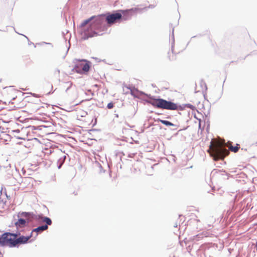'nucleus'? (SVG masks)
Wrapping results in <instances>:
<instances>
[{
  "label": "nucleus",
  "instance_id": "nucleus-1",
  "mask_svg": "<svg viewBox=\"0 0 257 257\" xmlns=\"http://www.w3.org/2000/svg\"><path fill=\"white\" fill-rule=\"evenodd\" d=\"M106 22L103 15L92 16L81 24V27L83 29L82 34L85 39L101 35L108 29Z\"/></svg>",
  "mask_w": 257,
  "mask_h": 257
},
{
  "label": "nucleus",
  "instance_id": "nucleus-2",
  "mask_svg": "<svg viewBox=\"0 0 257 257\" xmlns=\"http://www.w3.org/2000/svg\"><path fill=\"white\" fill-rule=\"evenodd\" d=\"M208 152L215 161L222 160L229 154V151L223 148L220 141H211Z\"/></svg>",
  "mask_w": 257,
  "mask_h": 257
},
{
  "label": "nucleus",
  "instance_id": "nucleus-3",
  "mask_svg": "<svg viewBox=\"0 0 257 257\" xmlns=\"http://www.w3.org/2000/svg\"><path fill=\"white\" fill-rule=\"evenodd\" d=\"M153 106L161 109L168 110H178L179 106L171 101H167L162 98H151L149 101Z\"/></svg>",
  "mask_w": 257,
  "mask_h": 257
},
{
  "label": "nucleus",
  "instance_id": "nucleus-4",
  "mask_svg": "<svg viewBox=\"0 0 257 257\" xmlns=\"http://www.w3.org/2000/svg\"><path fill=\"white\" fill-rule=\"evenodd\" d=\"M17 234L11 233H5L0 237V244L10 247L16 246Z\"/></svg>",
  "mask_w": 257,
  "mask_h": 257
},
{
  "label": "nucleus",
  "instance_id": "nucleus-5",
  "mask_svg": "<svg viewBox=\"0 0 257 257\" xmlns=\"http://www.w3.org/2000/svg\"><path fill=\"white\" fill-rule=\"evenodd\" d=\"M103 16L105 17V19L108 27L115 23H120L122 19V14L119 13H108Z\"/></svg>",
  "mask_w": 257,
  "mask_h": 257
},
{
  "label": "nucleus",
  "instance_id": "nucleus-6",
  "mask_svg": "<svg viewBox=\"0 0 257 257\" xmlns=\"http://www.w3.org/2000/svg\"><path fill=\"white\" fill-rule=\"evenodd\" d=\"M90 69V65L85 60L79 62L74 67V70L78 73L82 74L87 72Z\"/></svg>",
  "mask_w": 257,
  "mask_h": 257
},
{
  "label": "nucleus",
  "instance_id": "nucleus-7",
  "mask_svg": "<svg viewBox=\"0 0 257 257\" xmlns=\"http://www.w3.org/2000/svg\"><path fill=\"white\" fill-rule=\"evenodd\" d=\"M39 219H41L43 222H46L47 224L39 226L34 229L33 230L34 232H41L47 230L48 228V225H51L52 224V221L49 217L39 216Z\"/></svg>",
  "mask_w": 257,
  "mask_h": 257
},
{
  "label": "nucleus",
  "instance_id": "nucleus-8",
  "mask_svg": "<svg viewBox=\"0 0 257 257\" xmlns=\"http://www.w3.org/2000/svg\"><path fill=\"white\" fill-rule=\"evenodd\" d=\"M31 235L28 236H22L19 238L16 237V246L19 244L25 243L30 238Z\"/></svg>",
  "mask_w": 257,
  "mask_h": 257
},
{
  "label": "nucleus",
  "instance_id": "nucleus-9",
  "mask_svg": "<svg viewBox=\"0 0 257 257\" xmlns=\"http://www.w3.org/2000/svg\"><path fill=\"white\" fill-rule=\"evenodd\" d=\"M26 220L24 219H19L18 221L16 223V225L18 227H22L26 224Z\"/></svg>",
  "mask_w": 257,
  "mask_h": 257
},
{
  "label": "nucleus",
  "instance_id": "nucleus-10",
  "mask_svg": "<svg viewBox=\"0 0 257 257\" xmlns=\"http://www.w3.org/2000/svg\"><path fill=\"white\" fill-rule=\"evenodd\" d=\"M156 121H160L167 126H174V124L173 123L167 120H162L160 119V118H158Z\"/></svg>",
  "mask_w": 257,
  "mask_h": 257
},
{
  "label": "nucleus",
  "instance_id": "nucleus-11",
  "mask_svg": "<svg viewBox=\"0 0 257 257\" xmlns=\"http://www.w3.org/2000/svg\"><path fill=\"white\" fill-rule=\"evenodd\" d=\"M238 146H239V145H238V144L235 147H233L232 146H229V149L230 151H231L234 153H236L239 150V147H238Z\"/></svg>",
  "mask_w": 257,
  "mask_h": 257
},
{
  "label": "nucleus",
  "instance_id": "nucleus-12",
  "mask_svg": "<svg viewBox=\"0 0 257 257\" xmlns=\"http://www.w3.org/2000/svg\"><path fill=\"white\" fill-rule=\"evenodd\" d=\"M114 105H113V103H112V102H110L107 105V107L108 108V109H111L113 107Z\"/></svg>",
  "mask_w": 257,
  "mask_h": 257
},
{
  "label": "nucleus",
  "instance_id": "nucleus-13",
  "mask_svg": "<svg viewBox=\"0 0 257 257\" xmlns=\"http://www.w3.org/2000/svg\"><path fill=\"white\" fill-rule=\"evenodd\" d=\"M174 54L173 53L169 54V59L171 60V57H173Z\"/></svg>",
  "mask_w": 257,
  "mask_h": 257
},
{
  "label": "nucleus",
  "instance_id": "nucleus-14",
  "mask_svg": "<svg viewBox=\"0 0 257 257\" xmlns=\"http://www.w3.org/2000/svg\"><path fill=\"white\" fill-rule=\"evenodd\" d=\"M187 106L189 108H190L191 109L193 108V107H194L191 104H187Z\"/></svg>",
  "mask_w": 257,
  "mask_h": 257
},
{
  "label": "nucleus",
  "instance_id": "nucleus-15",
  "mask_svg": "<svg viewBox=\"0 0 257 257\" xmlns=\"http://www.w3.org/2000/svg\"><path fill=\"white\" fill-rule=\"evenodd\" d=\"M18 138L19 139H22V140H25V138L22 137H18Z\"/></svg>",
  "mask_w": 257,
  "mask_h": 257
},
{
  "label": "nucleus",
  "instance_id": "nucleus-16",
  "mask_svg": "<svg viewBox=\"0 0 257 257\" xmlns=\"http://www.w3.org/2000/svg\"><path fill=\"white\" fill-rule=\"evenodd\" d=\"M255 246H256V250H257V242L256 243Z\"/></svg>",
  "mask_w": 257,
  "mask_h": 257
}]
</instances>
